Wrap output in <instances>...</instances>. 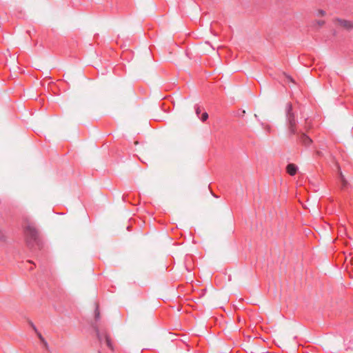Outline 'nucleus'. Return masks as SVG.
Instances as JSON below:
<instances>
[{"instance_id": "obj_2", "label": "nucleus", "mask_w": 353, "mask_h": 353, "mask_svg": "<svg viewBox=\"0 0 353 353\" xmlns=\"http://www.w3.org/2000/svg\"><path fill=\"white\" fill-rule=\"evenodd\" d=\"M26 243L29 248H33L37 245L39 248L41 247V242L39 239V232L32 224H28L24 229Z\"/></svg>"}, {"instance_id": "obj_3", "label": "nucleus", "mask_w": 353, "mask_h": 353, "mask_svg": "<svg viewBox=\"0 0 353 353\" xmlns=\"http://www.w3.org/2000/svg\"><path fill=\"white\" fill-rule=\"evenodd\" d=\"M296 135L298 136L299 141L306 147L309 146L312 142V140L303 132H298V134Z\"/></svg>"}, {"instance_id": "obj_17", "label": "nucleus", "mask_w": 353, "mask_h": 353, "mask_svg": "<svg viewBox=\"0 0 353 353\" xmlns=\"http://www.w3.org/2000/svg\"><path fill=\"white\" fill-rule=\"evenodd\" d=\"M270 128L269 126H268L267 128V131L269 132H270Z\"/></svg>"}, {"instance_id": "obj_19", "label": "nucleus", "mask_w": 353, "mask_h": 353, "mask_svg": "<svg viewBox=\"0 0 353 353\" xmlns=\"http://www.w3.org/2000/svg\"><path fill=\"white\" fill-rule=\"evenodd\" d=\"M98 353H101V352H99Z\"/></svg>"}, {"instance_id": "obj_5", "label": "nucleus", "mask_w": 353, "mask_h": 353, "mask_svg": "<svg viewBox=\"0 0 353 353\" xmlns=\"http://www.w3.org/2000/svg\"><path fill=\"white\" fill-rule=\"evenodd\" d=\"M297 170V166L293 163L288 164L286 168L287 172L291 176L295 175Z\"/></svg>"}, {"instance_id": "obj_14", "label": "nucleus", "mask_w": 353, "mask_h": 353, "mask_svg": "<svg viewBox=\"0 0 353 353\" xmlns=\"http://www.w3.org/2000/svg\"><path fill=\"white\" fill-rule=\"evenodd\" d=\"M315 23L318 25V26L321 27L325 24V21H316Z\"/></svg>"}, {"instance_id": "obj_16", "label": "nucleus", "mask_w": 353, "mask_h": 353, "mask_svg": "<svg viewBox=\"0 0 353 353\" xmlns=\"http://www.w3.org/2000/svg\"><path fill=\"white\" fill-rule=\"evenodd\" d=\"M44 347L46 348V349H48L49 348V346H48V342L46 341L45 342L43 343Z\"/></svg>"}, {"instance_id": "obj_12", "label": "nucleus", "mask_w": 353, "mask_h": 353, "mask_svg": "<svg viewBox=\"0 0 353 353\" xmlns=\"http://www.w3.org/2000/svg\"><path fill=\"white\" fill-rule=\"evenodd\" d=\"M325 14V12L323 10H319L316 12V16H324Z\"/></svg>"}, {"instance_id": "obj_6", "label": "nucleus", "mask_w": 353, "mask_h": 353, "mask_svg": "<svg viewBox=\"0 0 353 353\" xmlns=\"http://www.w3.org/2000/svg\"><path fill=\"white\" fill-rule=\"evenodd\" d=\"M31 326L32 327L33 330L36 332V334H37V336L39 337V339H40L41 342L42 343L43 342H45L46 340L43 337L42 334L38 331L36 326L33 323H31Z\"/></svg>"}, {"instance_id": "obj_18", "label": "nucleus", "mask_w": 353, "mask_h": 353, "mask_svg": "<svg viewBox=\"0 0 353 353\" xmlns=\"http://www.w3.org/2000/svg\"><path fill=\"white\" fill-rule=\"evenodd\" d=\"M254 117H255L257 120H259L257 114H254Z\"/></svg>"}, {"instance_id": "obj_8", "label": "nucleus", "mask_w": 353, "mask_h": 353, "mask_svg": "<svg viewBox=\"0 0 353 353\" xmlns=\"http://www.w3.org/2000/svg\"><path fill=\"white\" fill-rule=\"evenodd\" d=\"M94 319L95 321H99L100 319V312L99 309V306L97 305L94 310Z\"/></svg>"}, {"instance_id": "obj_1", "label": "nucleus", "mask_w": 353, "mask_h": 353, "mask_svg": "<svg viewBox=\"0 0 353 353\" xmlns=\"http://www.w3.org/2000/svg\"><path fill=\"white\" fill-rule=\"evenodd\" d=\"M286 123L290 136L298 134L297 130V119L295 112L293 110L291 103H288L285 109Z\"/></svg>"}, {"instance_id": "obj_4", "label": "nucleus", "mask_w": 353, "mask_h": 353, "mask_svg": "<svg viewBox=\"0 0 353 353\" xmlns=\"http://www.w3.org/2000/svg\"><path fill=\"white\" fill-rule=\"evenodd\" d=\"M335 21H337L341 26L347 30H352L353 28V22L351 21L336 18Z\"/></svg>"}, {"instance_id": "obj_9", "label": "nucleus", "mask_w": 353, "mask_h": 353, "mask_svg": "<svg viewBox=\"0 0 353 353\" xmlns=\"http://www.w3.org/2000/svg\"><path fill=\"white\" fill-rule=\"evenodd\" d=\"M194 110H195V113H196V116L199 118V115L201 112V107L199 105L196 104L194 105Z\"/></svg>"}, {"instance_id": "obj_15", "label": "nucleus", "mask_w": 353, "mask_h": 353, "mask_svg": "<svg viewBox=\"0 0 353 353\" xmlns=\"http://www.w3.org/2000/svg\"><path fill=\"white\" fill-rule=\"evenodd\" d=\"M285 77H286V79H288V81L294 83V79L290 76L285 75Z\"/></svg>"}, {"instance_id": "obj_11", "label": "nucleus", "mask_w": 353, "mask_h": 353, "mask_svg": "<svg viewBox=\"0 0 353 353\" xmlns=\"http://www.w3.org/2000/svg\"><path fill=\"white\" fill-rule=\"evenodd\" d=\"M200 119L203 122V121H205L208 118V114L205 112L202 114V116L201 117H199Z\"/></svg>"}, {"instance_id": "obj_7", "label": "nucleus", "mask_w": 353, "mask_h": 353, "mask_svg": "<svg viewBox=\"0 0 353 353\" xmlns=\"http://www.w3.org/2000/svg\"><path fill=\"white\" fill-rule=\"evenodd\" d=\"M104 339L105 340V343H106L107 346L110 349L113 350L112 344L111 343V340H110V337L107 334H105L104 335Z\"/></svg>"}, {"instance_id": "obj_13", "label": "nucleus", "mask_w": 353, "mask_h": 353, "mask_svg": "<svg viewBox=\"0 0 353 353\" xmlns=\"http://www.w3.org/2000/svg\"><path fill=\"white\" fill-rule=\"evenodd\" d=\"M341 181H342V185H343V188H345L347 182L346 181V180L344 179L343 176L342 174H341Z\"/></svg>"}, {"instance_id": "obj_10", "label": "nucleus", "mask_w": 353, "mask_h": 353, "mask_svg": "<svg viewBox=\"0 0 353 353\" xmlns=\"http://www.w3.org/2000/svg\"><path fill=\"white\" fill-rule=\"evenodd\" d=\"M94 329H95V331H96V333H97V338L99 341H102L103 339V336L102 334L100 333L99 329L97 327L94 326Z\"/></svg>"}]
</instances>
